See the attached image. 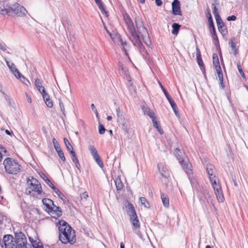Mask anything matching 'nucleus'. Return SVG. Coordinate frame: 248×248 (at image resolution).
<instances>
[{
  "mask_svg": "<svg viewBox=\"0 0 248 248\" xmlns=\"http://www.w3.org/2000/svg\"><path fill=\"white\" fill-rule=\"evenodd\" d=\"M16 238L15 242L17 248H27V241L25 235L20 233L16 235Z\"/></svg>",
  "mask_w": 248,
  "mask_h": 248,
  "instance_id": "nucleus-11",
  "label": "nucleus"
},
{
  "mask_svg": "<svg viewBox=\"0 0 248 248\" xmlns=\"http://www.w3.org/2000/svg\"><path fill=\"white\" fill-rule=\"evenodd\" d=\"M190 181L193 189L196 191L202 209L205 211H208L210 208L211 204L214 206L212 202V196L208 190L200 185L197 179L193 178Z\"/></svg>",
  "mask_w": 248,
  "mask_h": 248,
  "instance_id": "nucleus-1",
  "label": "nucleus"
},
{
  "mask_svg": "<svg viewBox=\"0 0 248 248\" xmlns=\"http://www.w3.org/2000/svg\"><path fill=\"white\" fill-rule=\"evenodd\" d=\"M155 3L158 6L162 5V2L161 0H155Z\"/></svg>",
  "mask_w": 248,
  "mask_h": 248,
  "instance_id": "nucleus-60",
  "label": "nucleus"
},
{
  "mask_svg": "<svg viewBox=\"0 0 248 248\" xmlns=\"http://www.w3.org/2000/svg\"><path fill=\"white\" fill-rule=\"evenodd\" d=\"M64 142L65 143V145L67 148V149L68 151L70 152V153H71L72 151H74L73 148V147L70 144V142H69L68 140L66 138H64L63 139Z\"/></svg>",
  "mask_w": 248,
  "mask_h": 248,
  "instance_id": "nucleus-35",
  "label": "nucleus"
},
{
  "mask_svg": "<svg viewBox=\"0 0 248 248\" xmlns=\"http://www.w3.org/2000/svg\"><path fill=\"white\" fill-rule=\"evenodd\" d=\"M42 202L44 205H45L46 208L48 209V211L52 208V207L55 205L53 202L49 199H44L42 200Z\"/></svg>",
  "mask_w": 248,
  "mask_h": 248,
  "instance_id": "nucleus-24",
  "label": "nucleus"
},
{
  "mask_svg": "<svg viewBox=\"0 0 248 248\" xmlns=\"http://www.w3.org/2000/svg\"><path fill=\"white\" fill-rule=\"evenodd\" d=\"M172 27L173 29L172 31V33L173 34H175V35L177 34L179 32L180 25H179L178 23H175L172 24Z\"/></svg>",
  "mask_w": 248,
  "mask_h": 248,
  "instance_id": "nucleus-34",
  "label": "nucleus"
},
{
  "mask_svg": "<svg viewBox=\"0 0 248 248\" xmlns=\"http://www.w3.org/2000/svg\"><path fill=\"white\" fill-rule=\"evenodd\" d=\"M19 79H20L22 82L27 86H30L31 85L30 81L22 75L20 76V78Z\"/></svg>",
  "mask_w": 248,
  "mask_h": 248,
  "instance_id": "nucleus-41",
  "label": "nucleus"
},
{
  "mask_svg": "<svg viewBox=\"0 0 248 248\" xmlns=\"http://www.w3.org/2000/svg\"><path fill=\"white\" fill-rule=\"evenodd\" d=\"M217 72V73L218 78L219 79V80L220 81V84H221L222 88H224V86L223 85V73L220 67H218L217 69L216 70Z\"/></svg>",
  "mask_w": 248,
  "mask_h": 248,
  "instance_id": "nucleus-28",
  "label": "nucleus"
},
{
  "mask_svg": "<svg viewBox=\"0 0 248 248\" xmlns=\"http://www.w3.org/2000/svg\"><path fill=\"white\" fill-rule=\"evenodd\" d=\"M51 188L53 189L54 191L58 195L59 197H61V196L64 197L63 194L55 186H52Z\"/></svg>",
  "mask_w": 248,
  "mask_h": 248,
  "instance_id": "nucleus-43",
  "label": "nucleus"
},
{
  "mask_svg": "<svg viewBox=\"0 0 248 248\" xmlns=\"http://www.w3.org/2000/svg\"><path fill=\"white\" fill-rule=\"evenodd\" d=\"M98 130H99V133L101 135L103 134L106 131V129H105V127L101 123L99 124Z\"/></svg>",
  "mask_w": 248,
  "mask_h": 248,
  "instance_id": "nucleus-42",
  "label": "nucleus"
},
{
  "mask_svg": "<svg viewBox=\"0 0 248 248\" xmlns=\"http://www.w3.org/2000/svg\"><path fill=\"white\" fill-rule=\"evenodd\" d=\"M88 149L91 154H92V156L98 153L96 149L93 145H89L88 147Z\"/></svg>",
  "mask_w": 248,
  "mask_h": 248,
  "instance_id": "nucleus-39",
  "label": "nucleus"
},
{
  "mask_svg": "<svg viewBox=\"0 0 248 248\" xmlns=\"http://www.w3.org/2000/svg\"><path fill=\"white\" fill-rule=\"evenodd\" d=\"M116 40L115 42L117 43V44L120 46L121 47L122 50L124 52V54L126 56H128V53L127 49L125 47V46H127V42L126 41L123 40L120 36L116 38Z\"/></svg>",
  "mask_w": 248,
  "mask_h": 248,
  "instance_id": "nucleus-15",
  "label": "nucleus"
},
{
  "mask_svg": "<svg viewBox=\"0 0 248 248\" xmlns=\"http://www.w3.org/2000/svg\"><path fill=\"white\" fill-rule=\"evenodd\" d=\"M45 177L46 178V179H45V182L50 187H51V186H53V184L52 183V182L45 176L44 175Z\"/></svg>",
  "mask_w": 248,
  "mask_h": 248,
  "instance_id": "nucleus-51",
  "label": "nucleus"
},
{
  "mask_svg": "<svg viewBox=\"0 0 248 248\" xmlns=\"http://www.w3.org/2000/svg\"><path fill=\"white\" fill-rule=\"evenodd\" d=\"M59 106L60 108L61 111L63 115H65V111L63 103L62 101L59 102Z\"/></svg>",
  "mask_w": 248,
  "mask_h": 248,
  "instance_id": "nucleus-44",
  "label": "nucleus"
},
{
  "mask_svg": "<svg viewBox=\"0 0 248 248\" xmlns=\"http://www.w3.org/2000/svg\"><path fill=\"white\" fill-rule=\"evenodd\" d=\"M161 198L163 205L165 207H169V199L167 195L164 193L161 194Z\"/></svg>",
  "mask_w": 248,
  "mask_h": 248,
  "instance_id": "nucleus-27",
  "label": "nucleus"
},
{
  "mask_svg": "<svg viewBox=\"0 0 248 248\" xmlns=\"http://www.w3.org/2000/svg\"><path fill=\"white\" fill-rule=\"evenodd\" d=\"M167 100L169 102V103H170V105H171V107L172 108V109H174L175 108L177 107V106L176 105V104L173 101V100L171 99V97L170 98H168V99H167Z\"/></svg>",
  "mask_w": 248,
  "mask_h": 248,
  "instance_id": "nucleus-46",
  "label": "nucleus"
},
{
  "mask_svg": "<svg viewBox=\"0 0 248 248\" xmlns=\"http://www.w3.org/2000/svg\"><path fill=\"white\" fill-rule=\"evenodd\" d=\"M237 66L238 70L239 72L240 73V74H241V75L242 76V77L245 78V74L243 71V70L241 68V66L240 63H237Z\"/></svg>",
  "mask_w": 248,
  "mask_h": 248,
  "instance_id": "nucleus-47",
  "label": "nucleus"
},
{
  "mask_svg": "<svg viewBox=\"0 0 248 248\" xmlns=\"http://www.w3.org/2000/svg\"><path fill=\"white\" fill-rule=\"evenodd\" d=\"M0 49L4 51H6L7 50V47L4 43H0Z\"/></svg>",
  "mask_w": 248,
  "mask_h": 248,
  "instance_id": "nucleus-48",
  "label": "nucleus"
},
{
  "mask_svg": "<svg viewBox=\"0 0 248 248\" xmlns=\"http://www.w3.org/2000/svg\"><path fill=\"white\" fill-rule=\"evenodd\" d=\"M118 67H119V70H121V71H123L124 69V67L123 66V64H122V63H121L120 62H119L118 63Z\"/></svg>",
  "mask_w": 248,
  "mask_h": 248,
  "instance_id": "nucleus-57",
  "label": "nucleus"
},
{
  "mask_svg": "<svg viewBox=\"0 0 248 248\" xmlns=\"http://www.w3.org/2000/svg\"><path fill=\"white\" fill-rule=\"evenodd\" d=\"M135 22L137 28H138L140 31L143 34L145 33L148 35L146 29L143 26V24L140 19L138 17L135 18ZM149 37V36H148Z\"/></svg>",
  "mask_w": 248,
  "mask_h": 248,
  "instance_id": "nucleus-18",
  "label": "nucleus"
},
{
  "mask_svg": "<svg viewBox=\"0 0 248 248\" xmlns=\"http://www.w3.org/2000/svg\"><path fill=\"white\" fill-rule=\"evenodd\" d=\"M141 108L144 114L148 115L152 121L156 119L154 112L149 108L143 106Z\"/></svg>",
  "mask_w": 248,
  "mask_h": 248,
  "instance_id": "nucleus-19",
  "label": "nucleus"
},
{
  "mask_svg": "<svg viewBox=\"0 0 248 248\" xmlns=\"http://www.w3.org/2000/svg\"><path fill=\"white\" fill-rule=\"evenodd\" d=\"M152 122H153V126L156 128V129L158 131V132L160 134H163V131L161 129L160 126L159 125V124L158 123L157 121L156 120V119H155V120H153Z\"/></svg>",
  "mask_w": 248,
  "mask_h": 248,
  "instance_id": "nucleus-31",
  "label": "nucleus"
},
{
  "mask_svg": "<svg viewBox=\"0 0 248 248\" xmlns=\"http://www.w3.org/2000/svg\"><path fill=\"white\" fill-rule=\"evenodd\" d=\"M102 22L104 24V28L106 30V31H107V32H108V33L110 37L111 38H112V35H111V34L110 33V32L107 30V28H106V26L105 25V24L103 22V21H102Z\"/></svg>",
  "mask_w": 248,
  "mask_h": 248,
  "instance_id": "nucleus-62",
  "label": "nucleus"
},
{
  "mask_svg": "<svg viewBox=\"0 0 248 248\" xmlns=\"http://www.w3.org/2000/svg\"><path fill=\"white\" fill-rule=\"evenodd\" d=\"M196 57L198 64L200 67H202L203 65V62L201 58V52L198 47H196Z\"/></svg>",
  "mask_w": 248,
  "mask_h": 248,
  "instance_id": "nucleus-29",
  "label": "nucleus"
},
{
  "mask_svg": "<svg viewBox=\"0 0 248 248\" xmlns=\"http://www.w3.org/2000/svg\"><path fill=\"white\" fill-rule=\"evenodd\" d=\"M212 6L213 7V14L214 15V16H215V15H218L219 14L218 13L217 9L216 7V6L214 4H212Z\"/></svg>",
  "mask_w": 248,
  "mask_h": 248,
  "instance_id": "nucleus-49",
  "label": "nucleus"
},
{
  "mask_svg": "<svg viewBox=\"0 0 248 248\" xmlns=\"http://www.w3.org/2000/svg\"><path fill=\"white\" fill-rule=\"evenodd\" d=\"M42 95L46 106L50 108H52L53 104L52 101L50 99L48 94L46 92L45 93L42 94Z\"/></svg>",
  "mask_w": 248,
  "mask_h": 248,
  "instance_id": "nucleus-21",
  "label": "nucleus"
},
{
  "mask_svg": "<svg viewBox=\"0 0 248 248\" xmlns=\"http://www.w3.org/2000/svg\"><path fill=\"white\" fill-rule=\"evenodd\" d=\"M158 168L160 174L165 178L169 176V171L168 168L163 163L158 164Z\"/></svg>",
  "mask_w": 248,
  "mask_h": 248,
  "instance_id": "nucleus-14",
  "label": "nucleus"
},
{
  "mask_svg": "<svg viewBox=\"0 0 248 248\" xmlns=\"http://www.w3.org/2000/svg\"><path fill=\"white\" fill-rule=\"evenodd\" d=\"M213 62L216 70L217 69L218 67H220L217 56L216 54L213 55Z\"/></svg>",
  "mask_w": 248,
  "mask_h": 248,
  "instance_id": "nucleus-30",
  "label": "nucleus"
},
{
  "mask_svg": "<svg viewBox=\"0 0 248 248\" xmlns=\"http://www.w3.org/2000/svg\"><path fill=\"white\" fill-rule=\"evenodd\" d=\"M91 108L93 109V110L94 112V113H95L96 114V117H98V112H97V109L95 108V106L93 104H91Z\"/></svg>",
  "mask_w": 248,
  "mask_h": 248,
  "instance_id": "nucleus-53",
  "label": "nucleus"
},
{
  "mask_svg": "<svg viewBox=\"0 0 248 248\" xmlns=\"http://www.w3.org/2000/svg\"><path fill=\"white\" fill-rule=\"evenodd\" d=\"M121 73L123 74L124 76L125 77L126 79L128 81H130V77L129 75L128 71L127 70L126 68H124V70L123 71H121Z\"/></svg>",
  "mask_w": 248,
  "mask_h": 248,
  "instance_id": "nucleus-37",
  "label": "nucleus"
},
{
  "mask_svg": "<svg viewBox=\"0 0 248 248\" xmlns=\"http://www.w3.org/2000/svg\"><path fill=\"white\" fill-rule=\"evenodd\" d=\"M215 17L217 23L218 22H222V20L219 15H215Z\"/></svg>",
  "mask_w": 248,
  "mask_h": 248,
  "instance_id": "nucleus-52",
  "label": "nucleus"
},
{
  "mask_svg": "<svg viewBox=\"0 0 248 248\" xmlns=\"http://www.w3.org/2000/svg\"><path fill=\"white\" fill-rule=\"evenodd\" d=\"M217 25L218 29H220V28L221 29V28H224V27H225L223 21L221 22L217 23Z\"/></svg>",
  "mask_w": 248,
  "mask_h": 248,
  "instance_id": "nucleus-56",
  "label": "nucleus"
},
{
  "mask_svg": "<svg viewBox=\"0 0 248 248\" xmlns=\"http://www.w3.org/2000/svg\"><path fill=\"white\" fill-rule=\"evenodd\" d=\"M158 83H159V86L161 87L162 91L163 92L166 97L167 98V99H168V98H170L171 97L168 93L166 91V90H165V89L164 88V87H163V86L162 85V84L161 83V82L159 81H158Z\"/></svg>",
  "mask_w": 248,
  "mask_h": 248,
  "instance_id": "nucleus-40",
  "label": "nucleus"
},
{
  "mask_svg": "<svg viewBox=\"0 0 248 248\" xmlns=\"http://www.w3.org/2000/svg\"><path fill=\"white\" fill-rule=\"evenodd\" d=\"M234 41L235 38L233 37L229 41V44L232 50L233 51V54L234 55H236L238 53V50L236 48V45Z\"/></svg>",
  "mask_w": 248,
  "mask_h": 248,
  "instance_id": "nucleus-25",
  "label": "nucleus"
},
{
  "mask_svg": "<svg viewBox=\"0 0 248 248\" xmlns=\"http://www.w3.org/2000/svg\"><path fill=\"white\" fill-rule=\"evenodd\" d=\"M209 28H210V32L212 34V35H213V34L216 33L214 26L210 27Z\"/></svg>",
  "mask_w": 248,
  "mask_h": 248,
  "instance_id": "nucleus-55",
  "label": "nucleus"
},
{
  "mask_svg": "<svg viewBox=\"0 0 248 248\" xmlns=\"http://www.w3.org/2000/svg\"><path fill=\"white\" fill-rule=\"evenodd\" d=\"M43 81L38 78H36L35 79L34 84L38 91L41 94L45 93L46 92L45 91V89L44 87L43 86Z\"/></svg>",
  "mask_w": 248,
  "mask_h": 248,
  "instance_id": "nucleus-16",
  "label": "nucleus"
},
{
  "mask_svg": "<svg viewBox=\"0 0 248 248\" xmlns=\"http://www.w3.org/2000/svg\"><path fill=\"white\" fill-rule=\"evenodd\" d=\"M174 154L186 173L187 175L192 173V165L187 162L185 154L177 148L175 149Z\"/></svg>",
  "mask_w": 248,
  "mask_h": 248,
  "instance_id": "nucleus-8",
  "label": "nucleus"
},
{
  "mask_svg": "<svg viewBox=\"0 0 248 248\" xmlns=\"http://www.w3.org/2000/svg\"><path fill=\"white\" fill-rule=\"evenodd\" d=\"M1 12H3V13H4V14H6L7 15H10L12 13H13L19 17H24L28 14V11L23 6L17 3L10 4V6L8 9L4 10Z\"/></svg>",
  "mask_w": 248,
  "mask_h": 248,
  "instance_id": "nucleus-9",
  "label": "nucleus"
},
{
  "mask_svg": "<svg viewBox=\"0 0 248 248\" xmlns=\"http://www.w3.org/2000/svg\"><path fill=\"white\" fill-rule=\"evenodd\" d=\"M172 12L173 15L175 16L182 15L180 8V3L178 0H173L171 4Z\"/></svg>",
  "mask_w": 248,
  "mask_h": 248,
  "instance_id": "nucleus-12",
  "label": "nucleus"
},
{
  "mask_svg": "<svg viewBox=\"0 0 248 248\" xmlns=\"http://www.w3.org/2000/svg\"><path fill=\"white\" fill-rule=\"evenodd\" d=\"M9 0H0V14L1 15H7L6 14L3 13V12H1L3 11L4 10H6L9 8L10 6V4H9L7 1Z\"/></svg>",
  "mask_w": 248,
  "mask_h": 248,
  "instance_id": "nucleus-20",
  "label": "nucleus"
},
{
  "mask_svg": "<svg viewBox=\"0 0 248 248\" xmlns=\"http://www.w3.org/2000/svg\"><path fill=\"white\" fill-rule=\"evenodd\" d=\"M52 142L54 144V148L57 151V152H58L59 150L61 151L62 150L60 146L59 145V144L58 143V141L56 140L55 138H53L52 139Z\"/></svg>",
  "mask_w": 248,
  "mask_h": 248,
  "instance_id": "nucleus-38",
  "label": "nucleus"
},
{
  "mask_svg": "<svg viewBox=\"0 0 248 248\" xmlns=\"http://www.w3.org/2000/svg\"><path fill=\"white\" fill-rule=\"evenodd\" d=\"M115 183L116 185V188L118 190H121L123 187V184L121 182V179L119 178H117L115 180Z\"/></svg>",
  "mask_w": 248,
  "mask_h": 248,
  "instance_id": "nucleus-32",
  "label": "nucleus"
},
{
  "mask_svg": "<svg viewBox=\"0 0 248 248\" xmlns=\"http://www.w3.org/2000/svg\"><path fill=\"white\" fill-rule=\"evenodd\" d=\"M27 183L28 187L25 192L27 195L34 196L33 194H32V192H35L37 195H41L44 193L40 183L36 179L31 177V179H28Z\"/></svg>",
  "mask_w": 248,
  "mask_h": 248,
  "instance_id": "nucleus-6",
  "label": "nucleus"
},
{
  "mask_svg": "<svg viewBox=\"0 0 248 248\" xmlns=\"http://www.w3.org/2000/svg\"><path fill=\"white\" fill-rule=\"evenodd\" d=\"M57 226L59 229V239L62 243L73 244L76 242L75 232L66 221L59 220Z\"/></svg>",
  "mask_w": 248,
  "mask_h": 248,
  "instance_id": "nucleus-3",
  "label": "nucleus"
},
{
  "mask_svg": "<svg viewBox=\"0 0 248 248\" xmlns=\"http://www.w3.org/2000/svg\"><path fill=\"white\" fill-rule=\"evenodd\" d=\"M70 154L71 155V159L72 161L75 164L76 167L79 170L80 164L79 163L78 158L76 156V153H75L74 151H72Z\"/></svg>",
  "mask_w": 248,
  "mask_h": 248,
  "instance_id": "nucleus-26",
  "label": "nucleus"
},
{
  "mask_svg": "<svg viewBox=\"0 0 248 248\" xmlns=\"http://www.w3.org/2000/svg\"><path fill=\"white\" fill-rule=\"evenodd\" d=\"M94 159L95 160H97L99 158H100L99 155H98V153L93 155Z\"/></svg>",
  "mask_w": 248,
  "mask_h": 248,
  "instance_id": "nucleus-61",
  "label": "nucleus"
},
{
  "mask_svg": "<svg viewBox=\"0 0 248 248\" xmlns=\"http://www.w3.org/2000/svg\"><path fill=\"white\" fill-rule=\"evenodd\" d=\"M219 31L220 32V33L222 34H224L226 31V28L225 27L224 28H221V29H218Z\"/></svg>",
  "mask_w": 248,
  "mask_h": 248,
  "instance_id": "nucleus-58",
  "label": "nucleus"
},
{
  "mask_svg": "<svg viewBox=\"0 0 248 248\" xmlns=\"http://www.w3.org/2000/svg\"><path fill=\"white\" fill-rule=\"evenodd\" d=\"M58 154V155L60 157V158H61V159L64 161L65 160V156H64V154L62 152V150H59L58 152H57Z\"/></svg>",
  "mask_w": 248,
  "mask_h": 248,
  "instance_id": "nucleus-45",
  "label": "nucleus"
},
{
  "mask_svg": "<svg viewBox=\"0 0 248 248\" xmlns=\"http://www.w3.org/2000/svg\"><path fill=\"white\" fill-rule=\"evenodd\" d=\"M116 114L117 116V121L119 123H124V114L120 108H116Z\"/></svg>",
  "mask_w": 248,
  "mask_h": 248,
  "instance_id": "nucleus-22",
  "label": "nucleus"
},
{
  "mask_svg": "<svg viewBox=\"0 0 248 248\" xmlns=\"http://www.w3.org/2000/svg\"><path fill=\"white\" fill-rule=\"evenodd\" d=\"M206 171L209 176V180L214 190L217 199L219 202H222L224 201V197L218 178L216 176V172L214 167L211 164L207 165Z\"/></svg>",
  "mask_w": 248,
  "mask_h": 248,
  "instance_id": "nucleus-4",
  "label": "nucleus"
},
{
  "mask_svg": "<svg viewBox=\"0 0 248 248\" xmlns=\"http://www.w3.org/2000/svg\"><path fill=\"white\" fill-rule=\"evenodd\" d=\"M5 171L9 174H16L20 171V166L16 160L7 157L3 161Z\"/></svg>",
  "mask_w": 248,
  "mask_h": 248,
  "instance_id": "nucleus-7",
  "label": "nucleus"
},
{
  "mask_svg": "<svg viewBox=\"0 0 248 248\" xmlns=\"http://www.w3.org/2000/svg\"><path fill=\"white\" fill-rule=\"evenodd\" d=\"M124 205L125 210L130 217V220L133 225V231L139 237H141V234L140 231V223L133 205L128 202H126Z\"/></svg>",
  "mask_w": 248,
  "mask_h": 248,
  "instance_id": "nucleus-5",
  "label": "nucleus"
},
{
  "mask_svg": "<svg viewBox=\"0 0 248 248\" xmlns=\"http://www.w3.org/2000/svg\"><path fill=\"white\" fill-rule=\"evenodd\" d=\"M32 246H33V248H44L42 246H39V245L35 246V245H34L33 244H32Z\"/></svg>",
  "mask_w": 248,
  "mask_h": 248,
  "instance_id": "nucleus-64",
  "label": "nucleus"
},
{
  "mask_svg": "<svg viewBox=\"0 0 248 248\" xmlns=\"http://www.w3.org/2000/svg\"><path fill=\"white\" fill-rule=\"evenodd\" d=\"M0 245L5 248H17L14 237L11 235H6L3 237V240H0Z\"/></svg>",
  "mask_w": 248,
  "mask_h": 248,
  "instance_id": "nucleus-10",
  "label": "nucleus"
},
{
  "mask_svg": "<svg viewBox=\"0 0 248 248\" xmlns=\"http://www.w3.org/2000/svg\"><path fill=\"white\" fill-rule=\"evenodd\" d=\"M7 64L8 65L9 68H10L12 73L14 75V76L17 78H20V76H21V74L19 72L18 69L16 68V66L13 63H11V64L8 61H6Z\"/></svg>",
  "mask_w": 248,
  "mask_h": 248,
  "instance_id": "nucleus-17",
  "label": "nucleus"
},
{
  "mask_svg": "<svg viewBox=\"0 0 248 248\" xmlns=\"http://www.w3.org/2000/svg\"><path fill=\"white\" fill-rule=\"evenodd\" d=\"M175 115L177 116H179V113H178V111L177 110V107L176 108H175L174 109H173Z\"/></svg>",
  "mask_w": 248,
  "mask_h": 248,
  "instance_id": "nucleus-63",
  "label": "nucleus"
},
{
  "mask_svg": "<svg viewBox=\"0 0 248 248\" xmlns=\"http://www.w3.org/2000/svg\"><path fill=\"white\" fill-rule=\"evenodd\" d=\"M95 162L100 168H102L104 167L103 163L101 160V158H99L97 160H95Z\"/></svg>",
  "mask_w": 248,
  "mask_h": 248,
  "instance_id": "nucleus-50",
  "label": "nucleus"
},
{
  "mask_svg": "<svg viewBox=\"0 0 248 248\" xmlns=\"http://www.w3.org/2000/svg\"><path fill=\"white\" fill-rule=\"evenodd\" d=\"M236 16H229L227 17V19L228 21H234L236 20Z\"/></svg>",
  "mask_w": 248,
  "mask_h": 248,
  "instance_id": "nucleus-54",
  "label": "nucleus"
},
{
  "mask_svg": "<svg viewBox=\"0 0 248 248\" xmlns=\"http://www.w3.org/2000/svg\"><path fill=\"white\" fill-rule=\"evenodd\" d=\"M88 197V194L86 193H83L82 195H81V199H86Z\"/></svg>",
  "mask_w": 248,
  "mask_h": 248,
  "instance_id": "nucleus-59",
  "label": "nucleus"
},
{
  "mask_svg": "<svg viewBox=\"0 0 248 248\" xmlns=\"http://www.w3.org/2000/svg\"><path fill=\"white\" fill-rule=\"evenodd\" d=\"M123 18L127 27L128 36L129 39L133 45L138 48L140 53L144 56L147 53L146 51L141 43L139 34L136 31L135 28L131 18L127 13L123 15Z\"/></svg>",
  "mask_w": 248,
  "mask_h": 248,
  "instance_id": "nucleus-2",
  "label": "nucleus"
},
{
  "mask_svg": "<svg viewBox=\"0 0 248 248\" xmlns=\"http://www.w3.org/2000/svg\"><path fill=\"white\" fill-rule=\"evenodd\" d=\"M94 1L101 11L102 14L104 15L106 17L108 16V12L105 10L101 0H94Z\"/></svg>",
  "mask_w": 248,
  "mask_h": 248,
  "instance_id": "nucleus-23",
  "label": "nucleus"
},
{
  "mask_svg": "<svg viewBox=\"0 0 248 248\" xmlns=\"http://www.w3.org/2000/svg\"><path fill=\"white\" fill-rule=\"evenodd\" d=\"M140 201L141 205H143L145 207H148L149 203L147 200L144 197H140Z\"/></svg>",
  "mask_w": 248,
  "mask_h": 248,
  "instance_id": "nucleus-36",
  "label": "nucleus"
},
{
  "mask_svg": "<svg viewBox=\"0 0 248 248\" xmlns=\"http://www.w3.org/2000/svg\"><path fill=\"white\" fill-rule=\"evenodd\" d=\"M206 16L208 18V24H209V27L213 26L214 23H213V20L212 19V15L210 13V10H207V13H206Z\"/></svg>",
  "mask_w": 248,
  "mask_h": 248,
  "instance_id": "nucleus-33",
  "label": "nucleus"
},
{
  "mask_svg": "<svg viewBox=\"0 0 248 248\" xmlns=\"http://www.w3.org/2000/svg\"><path fill=\"white\" fill-rule=\"evenodd\" d=\"M48 212L52 217L55 218L61 216L62 215L61 208L55 205H54L52 208H51V209L48 211Z\"/></svg>",
  "mask_w": 248,
  "mask_h": 248,
  "instance_id": "nucleus-13",
  "label": "nucleus"
}]
</instances>
